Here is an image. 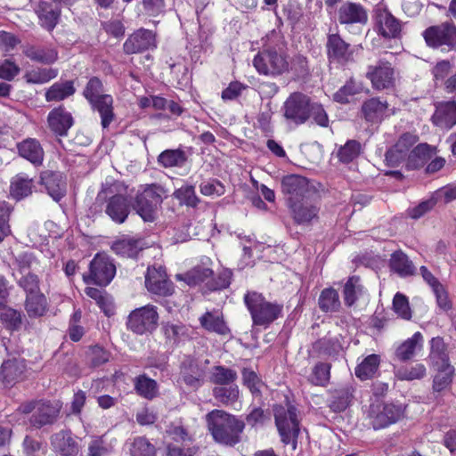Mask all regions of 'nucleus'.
Masks as SVG:
<instances>
[{"label": "nucleus", "instance_id": "obj_43", "mask_svg": "<svg viewBox=\"0 0 456 456\" xmlns=\"http://www.w3.org/2000/svg\"><path fill=\"white\" fill-rule=\"evenodd\" d=\"M201 326L208 331L224 335L229 329L218 312H207L200 318Z\"/></svg>", "mask_w": 456, "mask_h": 456}, {"label": "nucleus", "instance_id": "obj_18", "mask_svg": "<svg viewBox=\"0 0 456 456\" xmlns=\"http://www.w3.org/2000/svg\"><path fill=\"white\" fill-rule=\"evenodd\" d=\"M295 222L298 224H309L313 219L318 216L319 213V195L310 199L303 198L298 201L289 204Z\"/></svg>", "mask_w": 456, "mask_h": 456}, {"label": "nucleus", "instance_id": "obj_46", "mask_svg": "<svg viewBox=\"0 0 456 456\" xmlns=\"http://www.w3.org/2000/svg\"><path fill=\"white\" fill-rule=\"evenodd\" d=\"M46 298L42 293L27 296L25 308L29 317L43 316L46 312Z\"/></svg>", "mask_w": 456, "mask_h": 456}, {"label": "nucleus", "instance_id": "obj_58", "mask_svg": "<svg viewBox=\"0 0 456 456\" xmlns=\"http://www.w3.org/2000/svg\"><path fill=\"white\" fill-rule=\"evenodd\" d=\"M361 151V144L354 141H348L338 151V157L341 162L349 163L358 157Z\"/></svg>", "mask_w": 456, "mask_h": 456}, {"label": "nucleus", "instance_id": "obj_33", "mask_svg": "<svg viewBox=\"0 0 456 456\" xmlns=\"http://www.w3.org/2000/svg\"><path fill=\"white\" fill-rule=\"evenodd\" d=\"M34 187L33 179L25 173H20L12 177L10 186V193L17 200H22L32 193Z\"/></svg>", "mask_w": 456, "mask_h": 456}, {"label": "nucleus", "instance_id": "obj_27", "mask_svg": "<svg viewBox=\"0 0 456 456\" xmlns=\"http://www.w3.org/2000/svg\"><path fill=\"white\" fill-rule=\"evenodd\" d=\"M47 121L51 130L59 135L66 134L73 124L71 114L62 106L52 110L48 114Z\"/></svg>", "mask_w": 456, "mask_h": 456}, {"label": "nucleus", "instance_id": "obj_19", "mask_svg": "<svg viewBox=\"0 0 456 456\" xmlns=\"http://www.w3.org/2000/svg\"><path fill=\"white\" fill-rule=\"evenodd\" d=\"M419 137L416 134H403L396 143L387 151L386 161L390 167H397L406 159L410 149L418 142Z\"/></svg>", "mask_w": 456, "mask_h": 456}, {"label": "nucleus", "instance_id": "obj_34", "mask_svg": "<svg viewBox=\"0 0 456 456\" xmlns=\"http://www.w3.org/2000/svg\"><path fill=\"white\" fill-rule=\"evenodd\" d=\"M389 262L391 270L400 277L411 276L416 273V266L412 261L401 250L394 252Z\"/></svg>", "mask_w": 456, "mask_h": 456}, {"label": "nucleus", "instance_id": "obj_51", "mask_svg": "<svg viewBox=\"0 0 456 456\" xmlns=\"http://www.w3.org/2000/svg\"><path fill=\"white\" fill-rule=\"evenodd\" d=\"M129 452L131 456H155L156 449L150 441L143 436L134 438L130 444Z\"/></svg>", "mask_w": 456, "mask_h": 456}, {"label": "nucleus", "instance_id": "obj_23", "mask_svg": "<svg viewBox=\"0 0 456 456\" xmlns=\"http://www.w3.org/2000/svg\"><path fill=\"white\" fill-rule=\"evenodd\" d=\"M376 26L379 34L385 38H396L402 30L401 21L387 9L382 8L376 12Z\"/></svg>", "mask_w": 456, "mask_h": 456}, {"label": "nucleus", "instance_id": "obj_50", "mask_svg": "<svg viewBox=\"0 0 456 456\" xmlns=\"http://www.w3.org/2000/svg\"><path fill=\"white\" fill-rule=\"evenodd\" d=\"M362 91V84L350 78L345 86L334 94L333 99L339 103H347L350 97L361 94Z\"/></svg>", "mask_w": 456, "mask_h": 456}, {"label": "nucleus", "instance_id": "obj_12", "mask_svg": "<svg viewBox=\"0 0 456 456\" xmlns=\"http://www.w3.org/2000/svg\"><path fill=\"white\" fill-rule=\"evenodd\" d=\"M281 191L287 197L288 204L303 200V198L315 197L318 193L314 186L310 184L305 177L297 175L282 178Z\"/></svg>", "mask_w": 456, "mask_h": 456}, {"label": "nucleus", "instance_id": "obj_15", "mask_svg": "<svg viewBox=\"0 0 456 456\" xmlns=\"http://www.w3.org/2000/svg\"><path fill=\"white\" fill-rule=\"evenodd\" d=\"M115 273V265L110 257L104 254H97L90 263V274L85 281L86 283L106 286L114 278Z\"/></svg>", "mask_w": 456, "mask_h": 456}, {"label": "nucleus", "instance_id": "obj_56", "mask_svg": "<svg viewBox=\"0 0 456 456\" xmlns=\"http://www.w3.org/2000/svg\"><path fill=\"white\" fill-rule=\"evenodd\" d=\"M105 94H103L102 82L97 77H91L83 91V95L89 103L105 96Z\"/></svg>", "mask_w": 456, "mask_h": 456}, {"label": "nucleus", "instance_id": "obj_47", "mask_svg": "<svg viewBox=\"0 0 456 456\" xmlns=\"http://www.w3.org/2000/svg\"><path fill=\"white\" fill-rule=\"evenodd\" d=\"M394 374L399 380L412 381L423 379L427 374V370L424 364L417 363L411 367L401 366L395 368Z\"/></svg>", "mask_w": 456, "mask_h": 456}, {"label": "nucleus", "instance_id": "obj_20", "mask_svg": "<svg viewBox=\"0 0 456 456\" xmlns=\"http://www.w3.org/2000/svg\"><path fill=\"white\" fill-rule=\"evenodd\" d=\"M145 285L150 292L159 296H167L172 294L173 291L172 282L167 280L162 266L148 268Z\"/></svg>", "mask_w": 456, "mask_h": 456}, {"label": "nucleus", "instance_id": "obj_44", "mask_svg": "<svg viewBox=\"0 0 456 456\" xmlns=\"http://www.w3.org/2000/svg\"><path fill=\"white\" fill-rule=\"evenodd\" d=\"M214 398L224 405L235 403L240 396V390L237 385H221L213 388Z\"/></svg>", "mask_w": 456, "mask_h": 456}, {"label": "nucleus", "instance_id": "obj_62", "mask_svg": "<svg viewBox=\"0 0 456 456\" xmlns=\"http://www.w3.org/2000/svg\"><path fill=\"white\" fill-rule=\"evenodd\" d=\"M21 275L18 280V284L26 291L27 296L41 293L39 290V280L36 274L28 272Z\"/></svg>", "mask_w": 456, "mask_h": 456}, {"label": "nucleus", "instance_id": "obj_59", "mask_svg": "<svg viewBox=\"0 0 456 456\" xmlns=\"http://www.w3.org/2000/svg\"><path fill=\"white\" fill-rule=\"evenodd\" d=\"M112 451V444L108 443L104 436L93 439L88 445V456H105Z\"/></svg>", "mask_w": 456, "mask_h": 456}, {"label": "nucleus", "instance_id": "obj_2", "mask_svg": "<svg viewBox=\"0 0 456 456\" xmlns=\"http://www.w3.org/2000/svg\"><path fill=\"white\" fill-rule=\"evenodd\" d=\"M244 302L251 314L253 323L257 326H267L277 320L282 312V305L270 302L256 291L248 292Z\"/></svg>", "mask_w": 456, "mask_h": 456}, {"label": "nucleus", "instance_id": "obj_55", "mask_svg": "<svg viewBox=\"0 0 456 456\" xmlns=\"http://www.w3.org/2000/svg\"><path fill=\"white\" fill-rule=\"evenodd\" d=\"M330 364L326 362H318L313 368L308 377L310 383L315 386H326L330 380Z\"/></svg>", "mask_w": 456, "mask_h": 456}, {"label": "nucleus", "instance_id": "obj_7", "mask_svg": "<svg viewBox=\"0 0 456 456\" xmlns=\"http://www.w3.org/2000/svg\"><path fill=\"white\" fill-rule=\"evenodd\" d=\"M164 189L158 184L145 185L143 190L136 195L134 209L146 222L155 219L158 207L162 202Z\"/></svg>", "mask_w": 456, "mask_h": 456}, {"label": "nucleus", "instance_id": "obj_16", "mask_svg": "<svg viewBox=\"0 0 456 456\" xmlns=\"http://www.w3.org/2000/svg\"><path fill=\"white\" fill-rule=\"evenodd\" d=\"M368 11L360 3L344 2L337 11V19L341 25L364 26L368 22Z\"/></svg>", "mask_w": 456, "mask_h": 456}, {"label": "nucleus", "instance_id": "obj_14", "mask_svg": "<svg viewBox=\"0 0 456 456\" xmlns=\"http://www.w3.org/2000/svg\"><path fill=\"white\" fill-rule=\"evenodd\" d=\"M401 405L394 403L371 404L369 417L374 429H380L395 423L403 416Z\"/></svg>", "mask_w": 456, "mask_h": 456}, {"label": "nucleus", "instance_id": "obj_61", "mask_svg": "<svg viewBox=\"0 0 456 456\" xmlns=\"http://www.w3.org/2000/svg\"><path fill=\"white\" fill-rule=\"evenodd\" d=\"M0 321L11 329H17L21 323V316L19 312L7 307L4 303L0 305Z\"/></svg>", "mask_w": 456, "mask_h": 456}, {"label": "nucleus", "instance_id": "obj_25", "mask_svg": "<svg viewBox=\"0 0 456 456\" xmlns=\"http://www.w3.org/2000/svg\"><path fill=\"white\" fill-rule=\"evenodd\" d=\"M40 178L41 184L55 201L63 198L66 193V182L61 173L47 170L41 174Z\"/></svg>", "mask_w": 456, "mask_h": 456}, {"label": "nucleus", "instance_id": "obj_26", "mask_svg": "<svg viewBox=\"0 0 456 456\" xmlns=\"http://www.w3.org/2000/svg\"><path fill=\"white\" fill-rule=\"evenodd\" d=\"M181 374L186 385L197 388L202 384L205 370L196 360L187 357L182 363Z\"/></svg>", "mask_w": 456, "mask_h": 456}, {"label": "nucleus", "instance_id": "obj_10", "mask_svg": "<svg viewBox=\"0 0 456 456\" xmlns=\"http://www.w3.org/2000/svg\"><path fill=\"white\" fill-rule=\"evenodd\" d=\"M20 410L27 414L31 413L29 418V424L32 428H40L45 425L53 424L60 411V408L57 404H52L46 402H31L23 404L20 407Z\"/></svg>", "mask_w": 456, "mask_h": 456}, {"label": "nucleus", "instance_id": "obj_4", "mask_svg": "<svg viewBox=\"0 0 456 456\" xmlns=\"http://www.w3.org/2000/svg\"><path fill=\"white\" fill-rule=\"evenodd\" d=\"M273 412L275 424L282 443L291 444L292 449L295 450L299 434V421L296 408L287 403L286 405H275Z\"/></svg>", "mask_w": 456, "mask_h": 456}, {"label": "nucleus", "instance_id": "obj_57", "mask_svg": "<svg viewBox=\"0 0 456 456\" xmlns=\"http://www.w3.org/2000/svg\"><path fill=\"white\" fill-rule=\"evenodd\" d=\"M242 382L254 396H260L264 383L254 370L247 368L243 369Z\"/></svg>", "mask_w": 456, "mask_h": 456}, {"label": "nucleus", "instance_id": "obj_13", "mask_svg": "<svg viewBox=\"0 0 456 456\" xmlns=\"http://www.w3.org/2000/svg\"><path fill=\"white\" fill-rule=\"evenodd\" d=\"M366 77L376 90L390 89L395 86V70L389 61L379 59L368 66Z\"/></svg>", "mask_w": 456, "mask_h": 456}, {"label": "nucleus", "instance_id": "obj_31", "mask_svg": "<svg viewBox=\"0 0 456 456\" xmlns=\"http://www.w3.org/2000/svg\"><path fill=\"white\" fill-rule=\"evenodd\" d=\"M362 111L367 121L377 123L388 116V105L387 102H381L379 98H371L363 102Z\"/></svg>", "mask_w": 456, "mask_h": 456}, {"label": "nucleus", "instance_id": "obj_48", "mask_svg": "<svg viewBox=\"0 0 456 456\" xmlns=\"http://www.w3.org/2000/svg\"><path fill=\"white\" fill-rule=\"evenodd\" d=\"M187 158L182 150H166L158 157V162L164 167H183Z\"/></svg>", "mask_w": 456, "mask_h": 456}, {"label": "nucleus", "instance_id": "obj_32", "mask_svg": "<svg viewBox=\"0 0 456 456\" xmlns=\"http://www.w3.org/2000/svg\"><path fill=\"white\" fill-rule=\"evenodd\" d=\"M20 155L32 164L41 165L44 159V150L39 142L33 138L23 140L18 144Z\"/></svg>", "mask_w": 456, "mask_h": 456}, {"label": "nucleus", "instance_id": "obj_1", "mask_svg": "<svg viewBox=\"0 0 456 456\" xmlns=\"http://www.w3.org/2000/svg\"><path fill=\"white\" fill-rule=\"evenodd\" d=\"M208 428L214 440L224 445L240 443L245 424L235 416L222 410H213L206 415Z\"/></svg>", "mask_w": 456, "mask_h": 456}, {"label": "nucleus", "instance_id": "obj_36", "mask_svg": "<svg viewBox=\"0 0 456 456\" xmlns=\"http://www.w3.org/2000/svg\"><path fill=\"white\" fill-rule=\"evenodd\" d=\"M423 336L420 332H415L411 338L403 341L395 350V356L402 362L411 359L418 349L422 347Z\"/></svg>", "mask_w": 456, "mask_h": 456}, {"label": "nucleus", "instance_id": "obj_22", "mask_svg": "<svg viewBox=\"0 0 456 456\" xmlns=\"http://www.w3.org/2000/svg\"><path fill=\"white\" fill-rule=\"evenodd\" d=\"M156 46L155 35L148 29H138L124 44V51L133 54L152 49Z\"/></svg>", "mask_w": 456, "mask_h": 456}, {"label": "nucleus", "instance_id": "obj_35", "mask_svg": "<svg viewBox=\"0 0 456 456\" xmlns=\"http://www.w3.org/2000/svg\"><path fill=\"white\" fill-rule=\"evenodd\" d=\"M26 369L22 359H9L3 362L0 370V379L6 384H11L19 379Z\"/></svg>", "mask_w": 456, "mask_h": 456}, {"label": "nucleus", "instance_id": "obj_54", "mask_svg": "<svg viewBox=\"0 0 456 456\" xmlns=\"http://www.w3.org/2000/svg\"><path fill=\"white\" fill-rule=\"evenodd\" d=\"M135 390L142 397L152 399L158 394V386L155 380L146 376H140L135 381Z\"/></svg>", "mask_w": 456, "mask_h": 456}, {"label": "nucleus", "instance_id": "obj_5", "mask_svg": "<svg viewBox=\"0 0 456 456\" xmlns=\"http://www.w3.org/2000/svg\"><path fill=\"white\" fill-rule=\"evenodd\" d=\"M253 66L261 75L277 77L288 71L289 64L283 51L269 47L254 57Z\"/></svg>", "mask_w": 456, "mask_h": 456}, {"label": "nucleus", "instance_id": "obj_45", "mask_svg": "<svg viewBox=\"0 0 456 456\" xmlns=\"http://www.w3.org/2000/svg\"><path fill=\"white\" fill-rule=\"evenodd\" d=\"M319 307L323 312H337L341 303L338 291L333 288L324 289L319 297Z\"/></svg>", "mask_w": 456, "mask_h": 456}, {"label": "nucleus", "instance_id": "obj_39", "mask_svg": "<svg viewBox=\"0 0 456 456\" xmlns=\"http://www.w3.org/2000/svg\"><path fill=\"white\" fill-rule=\"evenodd\" d=\"M380 364V356L376 354L366 356L355 368V376L361 380L374 377Z\"/></svg>", "mask_w": 456, "mask_h": 456}, {"label": "nucleus", "instance_id": "obj_11", "mask_svg": "<svg viewBox=\"0 0 456 456\" xmlns=\"http://www.w3.org/2000/svg\"><path fill=\"white\" fill-rule=\"evenodd\" d=\"M310 98L302 93H293L282 106L284 118L296 124H304L310 118Z\"/></svg>", "mask_w": 456, "mask_h": 456}, {"label": "nucleus", "instance_id": "obj_29", "mask_svg": "<svg viewBox=\"0 0 456 456\" xmlns=\"http://www.w3.org/2000/svg\"><path fill=\"white\" fill-rule=\"evenodd\" d=\"M114 100L110 94L100 97V99L90 103L94 111L97 112L101 118V125L106 129L115 120V113L113 107Z\"/></svg>", "mask_w": 456, "mask_h": 456}, {"label": "nucleus", "instance_id": "obj_38", "mask_svg": "<svg viewBox=\"0 0 456 456\" xmlns=\"http://www.w3.org/2000/svg\"><path fill=\"white\" fill-rule=\"evenodd\" d=\"M433 154V149L428 144L419 143L409 153L406 159V166L409 169L419 168Z\"/></svg>", "mask_w": 456, "mask_h": 456}, {"label": "nucleus", "instance_id": "obj_60", "mask_svg": "<svg viewBox=\"0 0 456 456\" xmlns=\"http://www.w3.org/2000/svg\"><path fill=\"white\" fill-rule=\"evenodd\" d=\"M174 196L182 204L189 207H196L199 203V198L196 196L195 189L192 185H183L174 192Z\"/></svg>", "mask_w": 456, "mask_h": 456}, {"label": "nucleus", "instance_id": "obj_21", "mask_svg": "<svg viewBox=\"0 0 456 456\" xmlns=\"http://www.w3.org/2000/svg\"><path fill=\"white\" fill-rule=\"evenodd\" d=\"M344 302L346 306H356L367 304L370 296L362 283L360 277L352 276L346 281L343 289Z\"/></svg>", "mask_w": 456, "mask_h": 456}, {"label": "nucleus", "instance_id": "obj_30", "mask_svg": "<svg viewBox=\"0 0 456 456\" xmlns=\"http://www.w3.org/2000/svg\"><path fill=\"white\" fill-rule=\"evenodd\" d=\"M51 443L62 456H77L79 452L78 444L72 438L70 432L60 431L53 435Z\"/></svg>", "mask_w": 456, "mask_h": 456}, {"label": "nucleus", "instance_id": "obj_63", "mask_svg": "<svg viewBox=\"0 0 456 456\" xmlns=\"http://www.w3.org/2000/svg\"><path fill=\"white\" fill-rule=\"evenodd\" d=\"M16 264L20 274L27 273L30 270H36L38 265L37 260L28 252L19 254L16 256Z\"/></svg>", "mask_w": 456, "mask_h": 456}, {"label": "nucleus", "instance_id": "obj_28", "mask_svg": "<svg viewBox=\"0 0 456 456\" xmlns=\"http://www.w3.org/2000/svg\"><path fill=\"white\" fill-rule=\"evenodd\" d=\"M161 332L165 338V344L168 348L178 346L189 338L188 328L178 322H164L161 326Z\"/></svg>", "mask_w": 456, "mask_h": 456}, {"label": "nucleus", "instance_id": "obj_24", "mask_svg": "<svg viewBox=\"0 0 456 456\" xmlns=\"http://www.w3.org/2000/svg\"><path fill=\"white\" fill-rule=\"evenodd\" d=\"M434 125L450 130L456 125V102H442L436 104L432 116Z\"/></svg>", "mask_w": 456, "mask_h": 456}, {"label": "nucleus", "instance_id": "obj_41", "mask_svg": "<svg viewBox=\"0 0 456 456\" xmlns=\"http://www.w3.org/2000/svg\"><path fill=\"white\" fill-rule=\"evenodd\" d=\"M24 54L32 61L51 64L58 59V53L53 48L30 45L26 47Z\"/></svg>", "mask_w": 456, "mask_h": 456}, {"label": "nucleus", "instance_id": "obj_17", "mask_svg": "<svg viewBox=\"0 0 456 456\" xmlns=\"http://www.w3.org/2000/svg\"><path fill=\"white\" fill-rule=\"evenodd\" d=\"M326 48L330 61L344 65L354 60V49L338 33L328 35Z\"/></svg>", "mask_w": 456, "mask_h": 456}, {"label": "nucleus", "instance_id": "obj_8", "mask_svg": "<svg viewBox=\"0 0 456 456\" xmlns=\"http://www.w3.org/2000/svg\"><path fill=\"white\" fill-rule=\"evenodd\" d=\"M119 184L114 183L108 185V183L102 185V191L98 194V198H105L109 194L117 192L111 196L106 206L107 215L116 223L122 224L126 221L130 211L129 200L118 189Z\"/></svg>", "mask_w": 456, "mask_h": 456}, {"label": "nucleus", "instance_id": "obj_40", "mask_svg": "<svg viewBox=\"0 0 456 456\" xmlns=\"http://www.w3.org/2000/svg\"><path fill=\"white\" fill-rule=\"evenodd\" d=\"M37 13L45 28L51 31L55 28L60 16L59 9L53 8L50 3L41 2L37 6Z\"/></svg>", "mask_w": 456, "mask_h": 456}, {"label": "nucleus", "instance_id": "obj_64", "mask_svg": "<svg viewBox=\"0 0 456 456\" xmlns=\"http://www.w3.org/2000/svg\"><path fill=\"white\" fill-rule=\"evenodd\" d=\"M393 308L401 318L404 320H410L411 318L409 302L404 295L401 293H396L393 299Z\"/></svg>", "mask_w": 456, "mask_h": 456}, {"label": "nucleus", "instance_id": "obj_42", "mask_svg": "<svg viewBox=\"0 0 456 456\" xmlns=\"http://www.w3.org/2000/svg\"><path fill=\"white\" fill-rule=\"evenodd\" d=\"M111 248L116 254L122 256L134 257L142 248V243L140 240L126 237L115 241Z\"/></svg>", "mask_w": 456, "mask_h": 456}, {"label": "nucleus", "instance_id": "obj_49", "mask_svg": "<svg viewBox=\"0 0 456 456\" xmlns=\"http://www.w3.org/2000/svg\"><path fill=\"white\" fill-rule=\"evenodd\" d=\"M58 70L53 68H37L25 73L24 78L29 84H45L55 78Z\"/></svg>", "mask_w": 456, "mask_h": 456}, {"label": "nucleus", "instance_id": "obj_53", "mask_svg": "<svg viewBox=\"0 0 456 456\" xmlns=\"http://www.w3.org/2000/svg\"><path fill=\"white\" fill-rule=\"evenodd\" d=\"M210 381L218 385H230L237 379V372L232 369L218 365L213 368Z\"/></svg>", "mask_w": 456, "mask_h": 456}, {"label": "nucleus", "instance_id": "obj_37", "mask_svg": "<svg viewBox=\"0 0 456 456\" xmlns=\"http://www.w3.org/2000/svg\"><path fill=\"white\" fill-rule=\"evenodd\" d=\"M76 93L74 82L66 80L64 82H56L53 84L45 92L46 102H61Z\"/></svg>", "mask_w": 456, "mask_h": 456}, {"label": "nucleus", "instance_id": "obj_9", "mask_svg": "<svg viewBox=\"0 0 456 456\" xmlns=\"http://www.w3.org/2000/svg\"><path fill=\"white\" fill-rule=\"evenodd\" d=\"M423 37L428 46L441 48L444 52L456 47V26L451 23L431 26L424 30Z\"/></svg>", "mask_w": 456, "mask_h": 456}, {"label": "nucleus", "instance_id": "obj_52", "mask_svg": "<svg viewBox=\"0 0 456 456\" xmlns=\"http://www.w3.org/2000/svg\"><path fill=\"white\" fill-rule=\"evenodd\" d=\"M213 274V271L204 265H197L183 275V281L190 286L206 281Z\"/></svg>", "mask_w": 456, "mask_h": 456}, {"label": "nucleus", "instance_id": "obj_6", "mask_svg": "<svg viewBox=\"0 0 456 456\" xmlns=\"http://www.w3.org/2000/svg\"><path fill=\"white\" fill-rule=\"evenodd\" d=\"M159 318L157 306L146 305L135 308L128 314L126 326L136 335L151 334L157 329Z\"/></svg>", "mask_w": 456, "mask_h": 456}, {"label": "nucleus", "instance_id": "obj_3", "mask_svg": "<svg viewBox=\"0 0 456 456\" xmlns=\"http://www.w3.org/2000/svg\"><path fill=\"white\" fill-rule=\"evenodd\" d=\"M430 360L437 370L434 378L433 388L440 392L445 389L452 381L454 368L449 363V357L446 353V347L441 338H433L431 339Z\"/></svg>", "mask_w": 456, "mask_h": 456}]
</instances>
